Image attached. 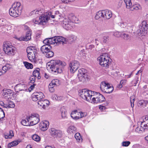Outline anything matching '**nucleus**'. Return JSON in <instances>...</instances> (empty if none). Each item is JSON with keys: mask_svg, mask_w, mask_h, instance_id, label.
Instances as JSON below:
<instances>
[{"mask_svg": "<svg viewBox=\"0 0 148 148\" xmlns=\"http://www.w3.org/2000/svg\"><path fill=\"white\" fill-rule=\"evenodd\" d=\"M33 23L35 24L40 25V21L39 19V18H36L33 19Z\"/></svg>", "mask_w": 148, "mask_h": 148, "instance_id": "obj_59", "label": "nucleus"}, {"mask_svg": "<svg viewBox=\"0 0 148 148\" xmlns=\"http://www.w3.org/2000/svg\"><path fill=\"white\" fill-rule=\"evenodd\" d=\"M87 113L86 112H78L77 110H75L72 112L71 117L74 120H78L79 119L86 116Z\"/></svg>", "mask_w": 148, "mask_h": 148, "instance_id": "obj_11", "label": "nucleus"}, {"mask_svg": "<svg viewBox=\"0 0 148 148\" xmlns=\"http://www.w3.org/2000/svg\"><path fill=\"white\" fill-rule=\"evenodd\" d=\"M50 83L55 86H58L60 84L59 80L58 79H53Z\"/></svg>", "mask_w": 148, "mask_h": 148, "instance_id": "obj_43", "label": "nucleus"}, {"mask_svg": "<svg viewBox=\"0 0 148 148\" xmlns=\"http://www.w3.org/2000/svg\"><path fill=\"white\" fill-rule=\"evenodd\" d=\"M37 51L38 50L36 47L31 46L27 48V57L29 60L31 62H36V56Z\"/></svg>", "mask_w": 148, "mask_h": 148, "instance_id": "obj_4", "label": "nucleus"}, {"mask_svg": "<svg viewBox=\"0 0 148 148\" xmlns=\"http://www.w3.org/2000/svg\"><path fill=\"white\" fill-rule=\"evenodd\" d=\"M86 72L84 69H80L78 70V77L80 81H84L87 78Z\"/></svg>", "mask_w": 148, "mask_h": 148, "instance_id": "obj_16", "label": "nucleus"}, {"mask_svg": "<svg viewBox=\"0 0 148 148\" xmlns=\"http://www.w3.org/2000/svg\"><path fill=\"white\" fill-rule=\"evenodd\" d=\"M32 139L36 142H39L40 140V138L37 134H34L32 137Z\"/></svg>", "mask_w": 148, "mask_h": 148, "instance_id": "obj_47", "label": "nucleus"}, {"mask_svg": "<svg viewBox=\"0 0 148 148\" xmlns=\"http://www.w3.org/2000/svg\"><path fill=\"white\" fill-rule=\"evenodd\" d=\"M42 34L41 31H39L36 34V37L37 38H38L40 37V36Z\"/></svg>", "mask_w": 148, "mask_h": 148, "instance_id": "obj_63", "label": "nucleus"}, {"mask_svg": "<svg viewBox=\"0 0 148 148\" xmlns=\"http://www.w3.org/2000/svg\"><path fill=\"white\" fill-rule=\"evenodd\" d=\"M13 37L18 41H24V36L18 37L16 35H14Z\"/></svg>", "mask_w": 148, "mask_h": 148, "instance_id": "obj_52", "label": "nucleus"}, {"mask_svg": "<svg viewBox=\"0 0 148 148\" xmlns=\"http://www.w3.org/2000/svg\"><path fill=\"white\" fill-rule=\"evenodd\" d=\"M135 96L134 95H133L130 97V101L131 107L133 108L134 106V102L135 101Z\"/></svg>", "mask_w": 148, "mask_h": 148, "instance_id": "obj_45", "label": "nucleus"}, {"mask_svg": "<svg viewBox=\"0 0 148 148\" xmlns=\"http://www.w3.org/2000/svg\"><path fill=\"white\" fill-rule=\"evenodd\" d=\"M148 103V101L147 100H141L138 102L139 106H142L143 107L145 106Z\"/></svg>", "mask_w": 148, "mask_h": 148, "instance_id": "obj_40", "label": "nucleus"}, {"mask_svg": "<svg viewBox=\"0 0 148 148\" xmlns=\"http://www.w3.org/2000/svg\"><path fill=\"white\" fill-rule=\"evenodd\" d=\"M55 86H54L52 84L50 83L49 85V88L50 91L51 92H53L54 90V87Z\"/></svg>", "mask_w": 148, "mask_h": 148, "instance_id": "obj_53", "label": "nucleus"}, {"mask_svg": "<svg viewBox=\"0 0 148 148\" xmlns=\"http://www.w3.org/2000/svg\"><path fill=\"white\" fill-rule=\"evenodd\" d=\"M111 18V11L107 10L99 11L97 13L95 16V18L96 20L101 18L105 19H108Z\"/></svg>", "mask_w": 148, "mask_h": 148, "instance_id": "obj_7", "label": "nucleus"}, {"mask_svg": "<svg viewBox=\"0 0 148 148\" xmlns=\"http://www.w3.org/2000/svg\"><path fill=\"white\" fill-rule=\"evenodd\" d=\"M54 45H59V44H65L66 43L67 40L65 38L61 36H56L53 37Z\"/></svg>", "mask_w": 148, "mask_h": 148, "instance_id": "obj_14", "label": "nucleus"}, {"mask_svg": "<svg viewBox=\"0 0 148 148\" xmlns=\"http://www.w3.org/2000/svg\"><path fill=\"white\" fill-rule=\"evenodd\" d=\"M35 77L32 76L29 78V80L31 83H34L35 81Z\"/></svg>", "mask_w": 148, "mask_h": 148, "instance_id": "obj_60", "label": "nucleus"}, {"mask_svg": "<svg viewBox=\"0 0 148 148\" xmlns=\"http://www.w3.org/2000/svg\"><path fill=\"white\" fill-rule=\"evenodd\" d=\"M143 121L142 123V125L144 126H146L148 128V115H145L143 117Z\"/></svg>", "mask_w": 148, "mask_h": 148, "instance_id": "obj_29", "label": "nucleus"}, {"mask_svg": "<svg viewBox=\"0 0 148 148\" xmlns=\"http://www.w3.org/2000/svg\"><path fill=\"white\" fill-rule=\"evenodd\" d=\"M15 107L14 103L11 101L7 100V102L6 103V105H5V108H14Z\"/></svg>", "mask_w": 148, "mask_h": 148, "instance_id": "obj_33", "label": "nucleus"}, {"mask_svg": "<svg viewBox=\"0 0 148 148\" xmlns=\"http://www.w3.org/2000/svg\"><path fill=\"white\" fill-rule=\"evenodd\" d=\"M148 32V24L145 21H142L141 24L139 26V29L137 32L139 35L145 36Z\"/></svg>", "mask_w": 148, "mask_h": 148, "instance_id": "obj_8", "label": "nucleus"}, {"mask_svg": "<svg viewBox=\"0 0 148 148\" xmlns=\"http://www.w3.org/2000/svg\"><path fill=\"white\" fill-rule=\"evenodd\" d=\"M52 99L54 100L61 101L64 99V97L62 96H59L56 94H53L52 96Z\"/></svg>", "mask_w": 148, "mask_h": 148, "instance_id": "obj_35", "label": "nucleus"}, {"mask_svg": "<svg viewBox=\"0 0 148 148\" xmlns=\"http://www.w3.org/2000/svg\"><path fill=\"white\" fill-rule=\"evenodd\" d=\"M112 75L114 76L115 78H116V77L118 76V72L116 71H115V70H113V71H112Z\"/></svg>", "mask_w": 148, "mask_h": 148, "instance_id": "obj_62", "label": "nucleus"}, {"mask_svg": "<svg viewBox=\"0 0 148 148\" xmlns=\"http://www.w3.org/2000/svg\"><path fill=\"white\" fill-rule=\"evenodd\" d=\"M14 94V93L10 89H5L3 90L2 95L4 98L9 99L12 98Z\"/></svg>", "mask_w": 148, "mask_h": 148, "instance_id": "obj_19", "label": "nucleus"}, {"mask_svg": "<svg viewBox=\"0 0 148 148\" xmlns=\"http://www.w3.org/2000/svg\"><path fill=\"white\" fill-rule=\"evenodd\" d=\"M37 103L39 107L42 108L44 109H45L49 104L50 102L47 100H43L42 99L41 100L39 101Z\"/></svg>", "mask_w": 148, "mask_h": 148, "instance_id": "obj_18", "label": "nucleus"}, {"mask_svg": "<svg viewBox=\"0 0 148 148\" xmlns=\"http://www.w3.org/2000/svg\"><path fill=\"white\" fill-rule=\"evenodd\" d=\"M40 69L39 68H37L33 72V76L35 77H36L38 79L40 78Z\"/></svg>", "mask_w": 148, "mask_h": 148, "instance_id": "obj_32", "label": "nucleus"}, {"mask_svg": "<svg viewBox=\"0 0 148 148\" xmlns=\"http://www.w3.org/2000/svg\"><path fill=\"white\" fill-rule=\"evenodd\" d=\"M50 132L52 136L54 138H58L62 136V132L60 130H56L54 128L50 129Z\"/></svg>", "mask_w": 148, "mask_h": 148, "instance_id": "obj_17", "label": "nucleus"}, {"mask_svg": "<svg viewBox=\"0 0 148 148\" xmlns=\"http://www.w3.org/2000/svg\"><path fill=\"white\" fill-rule=\"evenodd\" d=\"M49 123L48 121H42L40 124V127L42 131H46L48 128Z\"/></svg>", "mask_w": 148, "mask_h": 148, "instance_id": "obj_22", "label": "nucleus"}, {"mask_svg": "<svg viewBox=\"0 0 148 148\" xmlns=\"http://www.w3.org/2000/svg\"><path fill=\"white\" fill-rule=\"evenodd\" d=\"M75 38L76 37L72 35L68 37L66 40L67 41L68 40L70 41H72L75 39Z\"/></svg>", "mask_w": 148, "mask_h": 148, "instance_id": "obj_56", "label": "nucleus"}, {"mask_svg": "<svg viewBox=\"0 0 148 148\" xmlns=\"http://www.w3.org/2000/svg\"><path fill=\"white\" fill-rule=\"evenodd\" d=\"M53 39V37L46 38L43 41V42L45 45H54Z\"/></svg>", "mask_w": 148, "mask_h": 148, "instance_id": "obj_28", "label": "nucleus"}, {"mask_svg": "<svg viewBox=\"0 0 148 148\" xmlns=\"http://www.w3.org/2000/svg\"><path fill=\"white\" fill-rule=\"evenodd\" d=\"M10 67V66L9 64H7L3 66L2 68V71H0V75L5 73Z\"/></svg>", "mask_w": 148, "mask_h": 148, "instance_id": "obj_30", "label": "nucleus"}, {"mask_svg": "<svg viewBox=\"0 0 148 148\" xmlns=\"http://www.w3.org/2000/svg\"><path fill=\"white\" fill-rule=\"evenodd\" d=\"M123 32H120L118 31L113 32L112 34L115 36L119 37H120L122 35Z\"/></svg>", "mask_w": 148, "mask_h": 148, "instance_id": "obj_49", "label": "nucleus"}, {"mask_svg": "<svg viewBox=\"0 0 148 148\" xmlns=\"http://www.w3.org/2000/svg\"><path fill=\"white\" fill-rule=\"evenodd\" d=\"M0 109L1 108H0ZM5 116V113L3 111H0V120L4 118Z\"/></svg>", "mask_w": 148, "mask_h": 148, "instance_id": "obj_58", "label": "nucleus"}, {"mask_svg": "<svg viewBox=\"0 0 148 148\" xmlns=\"http://www.w3.org/2000/svg\"><path fill=\"white\" fill-rule=\"evenodd\" d=\"M26 87L25 85L19 84L17 85L15 87V90L17 92H18L21 91H24L26 90Z\"/></svg>", "mask_w": 148, "mask_h": 148, "instance_id": "obj_25", "label": "nucleus"}, {"mask_svg": "<svg viewBox=\"0 0 148 148\" xmlns=\"http://www.w3.org/2000/svg\"><path fill=\"white\" fill-rule=\"evenodd\" d=\"M3 50L5 54L9 56L14 55L16 51L14 47L9 41H5L3 42Z\"/></svg>", "mask_w": 148, "mask_h": 148, "instance_id": "obj_3", "label": "nucleus"}, {"mask_svg": "<svg viewBox=\"0 0 148 148\" xmlns=\"http://www.w3.org/2000/svg\"><path fill=\"white\" fill-rule=\"evenodd\" d=\"M100 88L101 90L105 93H110L111 91L110 90L111 86L108 83L103 81L102 82L100 85Z\"/></svg>", "mask_w": 148, "mask_h": 148, "instance_id": "obj_13", "label": "nucleus"}, {"mask_svg": "<svg viewBox=\"0 0 148 148\" xmlns=\"http://www.w3.org/2000/svg\"><path fill=\"white\" fill-rule=\"evenodd\" d=\"M44 11V10L42 9L38 8L36 10H34L32 11L29 14V15H33L34 17L38 16Z\"/></svg>", "mask_w": 148, "mask_h": 148, "instance_id": "obj_23", "label": "nucleus"}, {"mask_svg": "<svg viewBox=\"0 0 148 148\" xmlns=\"http://www.w3.org/2000/svg\"><path fill=\"white\" fill-rule=\"evenodd\" d=\"M69 70L71 73H74L79 68L80 64L79 62L76 60L71 61L69 64Z\"/></svg>", "mask_w": 148, "mask_h": 148, "instance_id": "obj_12", "label": "nucleus"}, {"mask_svg": "<svg viewBox=\"0 0 148 148\" xmlns=\"http://www.w3.org/2000/svg\"><path fill=\"white\" fill-rule=\"evenodd\" d=\"M75 137L77 142H82V138L79 133H76L75 134Z\"/></svg>", "mask_w": 148, "mask_h": 148, "instance_id": "obj_41", "label": "nucleus"}, {"mask_svg": "<svg viewBox=\"0 0 148 148\" xmlns=\"http://www.w3.org/2000/svg\"><path fill=\"white\" fill-rule=\"evenodd\" d=\"M51 12H46L44 11L40 15L39 19L40 21V25H45L46 24L48 21L49 19L51 17Z\"/></svg>", "mask_w": 148, "mask_h": 148, "instance_id": "obj_9", "label": "nucleus"}, {"mask_svg": "<svg viewBox=\"0 0 148 148\" xmlns=\"http://www.w3.org/2000/svg\"><path fill=\"white\" fill-rule=\"evenodd\" d=\"M76 132V128L74 125L70 126L68 127L67 130V132L70 134L75 133Z\"/></svg>", "mask_w": 148, "mask_h": 148, "instance_id": "obj_27", "label": "nucleus"}, {"mask_svg": "<svg viewBox=\"0 0 148 148\" xmlns=\"http://www.w3.org/2000/svg\"><path fill=\"white\" fill-rule=\"evenodd\" d=\"M14 136L13 132L12 130H10L8 132L4 134V137L6 139L11 138Z\"/></svg>", "mask_w": 148, "mask_h": 148, "instance_id": "obj_31", "label": "nucleus"}, {"mask_svg": "<svg viewBox=\"0 0 148 148\" xmlns=\"http://www.w3.org/2000/svg\"><path fill=\"white\" fill-rule=\"evenodd\" d=\"M51 47L48 45H44L41 48L40 50L41 52L43 54H46L50 50Z\"/></svg>", "mask_w": 148, "mask_h": 148, "instance_id": "obj_26", "label": "nucleus"}, {"mask_svg": "<svg viewBox=\"0 0 148 148\" xmlns=\"http://www.w3.org/2000/svg\"><path fill=\"white\" fill-rule=\"evenodd\" d=\"M27 120L25 119H23L22 120L21 123V124L25 126H28L30 125L29 121L26 119Z\"/></svg>", "mask_w": 148, "mask_h": 148, "instance_id": "obj_44", "label": "nucleus"}, {"mask_svg": "<svg viewBox=\"0 0 148 148\" xmlns=\"http://www.w3.org/2000/svg\"><path fill=\"white\" fill-rule=\"evenodd\" d=\"M141 9V7L139 4H136L133 5H131L130 8L129 9L131 11L134 10H138Z\"/></svg>", "mask_w": 148, "mask_h": 148, "instance_id": "obj_36", "label": "nucleus"}, {"mask_svg": "<svg viewBox=\"0 0 148 148\" xmlns=\"http://www.w3.org/2000/svg\"><path fill=\"white\" fill-rule=\"evenodd\" d=\"M24 64L25 67L27 69H32L33 68V65L27 62H24Z\"/></svg>", "mask_w": 148, "mask_h": 148, "instance_id": "obj_46", "label": "nucleus"}, {"mask_svg": "<svg viewBox=\"0 0 148 148\" xmlns=\"http://www.w3.org/2000/svg\"><path fill=\"white\" fill-rule=\"evenodd\" d=\"M12 7L21 14L23 9V7L20 3L18 2H14L12 5Z\"/></svg>", "mask_w": 148, "mask_h": 148, "instance_id": "obj_21", "label": "nucleus"}, {"mask_svg": "<svg viewBox=\"0 0 148 148\" xmlns=\"http://www.w3.org/2000/svg\"><path fill=\"white\" fill-rule=\"evenodd\" d=\"M66 63L59 60H52L47 64V68L49 71L56 73H61L62 72L63 67L65 66Z\"/></svg>", "mask_w": 148, "mask_h": 148, "instance_id": "obj_2", "label": "nucleus"}, {"mask_svg": "<svg viewBox=\"0 0 148 148\" xmlns=\"http://www.w3.org/2000/svg\"><path fill=\"white\" fill-rule=\"evenodd\" d=\"M45 97L43 93L42 92H37L33 93L32 95V99L34 101L41 100Z\"/></svg>", "mask_w": 148, "mask_h": 148, "instance_id": "obj_15", "label": "nucleus"}, {"mask_svg": "<svg viewBox=\"0 0 148 148\" xmlns=\"http://www.w3.org/2000/svg\"><path fill=\"white\" fill-rule=\"evenodd\" d=\"M60 111L62 117L63 118H65L66 116V111L64 107L63 106L61 108Z\"/></svg>", "mask_w": 148, "mask_h": 148, "instance_id": "obj_38", "label": "nucleus"}, {"mask_svg": "<svg viewBox=\"0 0 148 148\" xmlns=\"http://www.w3.org/2000/svg\"><path fill=\"white\" fill-rule=\"evenodd\" d=\"M31 32L30 30H29L27 32L25 37H24V41H27L30 40L31 38Z\"/></svg>", "mask_w": 148, "mask_h": 148, "instance_id": "obj_37", "label": "nucleus"}, {"mask_svg": "<svg viewBox=\"0 0 148 148\" xmlns=\"http://www.w3.org/2000/svg\"><path fill=\"white\" fill-rule=\"evenodd\" d=\"M1 21L2 22H4L5 23H2V26H4L5 27V28L7 31L9 30L10 29L11 26H10V25H9L8 24V23L6 21L5 19H3V20H0V21Z\"/></svg>", "mask_w": 148, "mask_h": 148, "instance_id": "obj_34", "label": "nucleus"}, {"mask_svg": "<svg viewBox=\"0 0 148 148\" xmlns=\"http://www.w3.org/2000/svg\"><path fill=\"white\" fill-rule=\"evenodd\" d=\"M126 82V80L125 79H123L121 80L120 82V84H122V85L123 86L125 84Z\"/></svg>", "mask_w": 148, "mask_h": 148, "instance_id": "obj_64", "label": "nucleus"}, {"mask_svg": "<svg viewBox=\"0 0 148 148\" xmlns=\"http://www.w3.org/2000/svg\"><path fill=\"white\" fill-rule=\"evenodd\" d=\"M108 40V37L104 36L103 38H102L100 40L102 43H105Z\"/></svg>", "mask_w": 148, "mask_h": 148, "instance_id": "obj_55", "label": "nucleus"}, {"mask_svg": "<svg viewBox=\"0 0 148 148\" xmlns=\"http://www.w3.org/2000/svg\"><path fill=\"white\" fill-rule=\"evenodd\" d=\"M78 20V18L75 16H73L71 19L69 18H65L64 19L62 25L64 29L69 30L72 27L73 23Z\"/></svg>", "mask_w": 148, "mask_h": 148, "instance_id": "obj_5", "label": "nucleus"}, {"mask_svg": "<svg viewBox=\"0 0 148 148\" xmlns=\"http://www.w3.org/2000/svg\"><path fill=\"white\" fill-rule=\"evenodd\" d=\"M119 25L121 27V28H125L126 26L127 25V23L123 21H121L119 24Z\"/></svg>", "mask_w": 148, "mask_h": 148, "instance_id": "obj_50", "label": "nucleus"}, {"mask_svg": "<svg viewBox=\"0 0 148 148\" xmlns=\"http://www.w3.org/2000/svg\"><path fill=\"white\" fill-rule=\"evenodd\" d=\"M138 78L137 77H136L135 78L133 79L132 82V86H136L138 82Z\"/></svg>", "mask_w": 148, "mask_h": 148, "instance_id": "obj_54", "label": "nucleus"}, {"mask_svg": "<svg viewBox=\"0 0 148 148\" xmlns=\"http://www.w3.org/2000/svg\"><path fill=\"white\" fill-rule=\"evenodd\" d=\"M130 144V142L129 141H123L122 143V146L124 147H127Z\"/></svg>", "mask_w": 148, "mask_h": 148, "instance_id": "obj_57", "label": "nucleus"}, {"mask_svg": "<svg viewBox=\"0 0 148 148\" xmlns=\"http://www.w3.org/2000/svg\"><path fill=\"white\" fill-rule=\"evenodd\" d=\"M19 143V142L18 140L13 141L8 144V148H10L12 147L17 145Z\"/></svg>", "mask_w": 148, "mask_h": 148, "instance_id": "obj_39", "label": "nucleus"}, {"mask_svg": "<svg viewBox=\"0 0 148 148\" xmlns=\"http://www.w3.org/2000/svg\"><path fill=\"white\" fill-rule=\"evenodd\" d=\"M142 121H138L137 123L138 126L136 128L135 131L139 133H141L144 130L147 129L148 128L146 126L142 125Z\"/></svg>", "mask_w": 148, "mask_h": 148, "instance_id": "obj_20", "label": "nucleus"}, {"mask_svg": "<svg viewBox=\"0 0 148 148\" xmlns=\"http://www.w3.org/2000/svg\"><path fill=\"white\" fill-rule=\"evenodd\" d=\"M9 14L11 16L15 17H18L21 14L17 10H16L15 9L12 7L10 8L9 10Z\"/></svg>", "mask_w": 148, "mask_h": 148, "instance_id": "obj_24", "label": "nucleus"}, {"mask_svg": "<svg viewBox=\"0 0 148 148\" xmlns=\"http://www.w3.org/2000/svg\"><path fill=\"white\" fill-rule=\"evenodd\" d=\"M60 16V14L59 13V12L58 11H56L55 13V15H51V17L53 18H54L55 17H57L58 16Z\"/></svg>", "mask_w": 148, "mask_h": 148, "instance_id": "obj_51", "label": "nucleus"}, {"mask_svg": "<svg viewBox=\"0 0 148 148\" xmlns=\"http://www.w3.org/2000/svg\"><path fill=\"white\" fill-rule=\"evenodd\" d=\"M125 3L126 5V7L127 9H130L132 5L131 0H124Z\"/></svg>", "mask_w": 148, "mask_h": 148, "instance_id": "obj_42", "label": "nucleus"}, {"mask_svg": "<svg viewBox=\"0 0 148 148\" xmlns=\"http://www.w3.org/2000/svg\"><path fill=\"white\" fill-rule=\"evenodd\" d=\"M122 35L123 36V38L125 39H127L129 38V36L127 34H126L122 33Z\"/></svg>", "mask_w": 148, "mask_h": 148, "instance_id": "obj_61", "label": "nucleus"}, {"mask_svg": "<svg viewBox=\"0 0 148 148\" xmlns=\"http://www.w3.org/2000/svg\"><path fill=\"white\" fill-rule=\"evenodd\" d=\"M110 59V57L108 54L104 53L102 54L99 56L97 58V60L99 64L102 67H108L109 66Z\"/></svg>", "mask_w": 148, "mask_h": 148, "instance_id": "obj_6", "label": "nucleus"}, {"mask_svg": "<svg viewBox=\"0 0 148 148\" xmlns=\"http://www.w3.org/2000/svg\"><path fill=\"white\" fill-rule=\"evenodd\" d=\"M39 115L37 114H32L27 116V119L29 121L30 125L37 124L40 121Z\"/></svg>", "mask_w": 148, "mask_h": 148, "instance_id": "obj_10", "label": "nucleus"}, {"mask_svg": "<svg viewBox=\"0 0 148 148\" xmlns=\"http://www.w3.org/2000/svg\"><path fill=\"white\" fill-rule=\"evenodd\" d=\"M54 56V53L53 52L50 51V50L46 53V56L48 58H50L53 57Z\"/></svg>", "mask_w": 148, "mask_h": 148, "instance_id": "obj_48", "label": "nucleus"}, {"mask_svg": "<svg viewBox=\"0 0 148 148\" xmlns=\"http://www.w3.org/2000/svg\"><path fill=\"white\" fill-rule=\"evenodd\" d=\"M79 95L83 99L88 101H91L94 103H101L104 101V97L100 93L87 90L86 89L80 90L79 91Z\"/></svg>", "mask_w": 148, "mask_h": 148, "instance_id": "obj_1", "label": "nucleus"}]
</instances>
